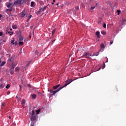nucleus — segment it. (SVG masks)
<instances>
[{"label": "nucleus", "mask_w": 126, "mask_h": 126, "mask_svg": "<svg viewBox=\"0 0 126 126\" xmlns=\"http://www.w3.org/2000/svg\"><path fill=\"white\" fill-rule=\"evenodd\" d=\"M72 81H73V80H72V79L66 80L65 81V85L63 87H61L60 88H62V89H63V88H64V87H65V86H67V85H68V84H70V83H71V82H72Z\"/></svg>", "instance_id": "nucleus-1"}, {"label": "nucleus", "mask_w": 126, "mask_h": 126, "mask_svg": "<svg viewBox=\"0 0 126 126\" xmlns=\"http://www.w3.org/2000/svg\"><path fill=\"white\" fill-rule=\"evenodd\" d=\"M12 62H13V59L12 58V57H11L10 59H8L7 61V63H9V64H12V65H16V64H17V63H15V64L13 63H12Z\"/></svg>", "instance_id": "nucleus-2"}, {"label": "nucleus", "mask_w": 126, "mask_h": 126, "mask_svg": "<svg viewBox=\"0 0 126 126\" xmlns=\"http://www.w3.org/2000/svg\"><path fill=\"white\" fill-rule=\"evenodd\" d=\"M61 89H63V88H59L58 90L54 91L53 90H51L50 91V93H53L52 94L53 96H55V94H56V93H57V92H59V91H60Z\"/></svg>", "instance_id": "nucleus-3"}, {"label": "nucleus", "mask_w": 126, "mask_h": 126, "mask_svg": "<svg viewBox=\"0 0 126 126\" xmlns=\"http://www.w3.org/2000/svg\"><path fill=\"white\" fill-rule=\"evenodd\" d=\"M31 121L34 123H36V122H37V116L32 115L31 118Z\"/></svg>", "instance_id": "nucleus-4"}, {"label": "nucleus", "mask_w": 126, "mask_h": 126, "mask_svg": "<svg viewBox=\"0 0 126 126\" xmlns=\"http://www.w3.org/2000/svg\"><path fill=\"white\" fill-rule=\"evenodd\" d=\"M83 57H86L87 59H88L90 57H92V55H91V54L89 53H85L84 54V55L83 56Z\"/></svg>", "instance_id": "nucleus-5"}, {"label": "nucleus", "mask_w": 126, "mask_h": 126, "mask_svg": "<svg viewBox=\"0 0 126 126\" xmlns=\"http://www.w3.org/2000/svg\"><path fill=\"white\" fill-rule=\"evenodd\" d=\"M14 5H21V4L20 3V0H17L15 1L14 2Z\"/></svg>", "instance_id": "nucleus-6"}, {"label": "nucleus", "mask_w": 126, "mask_h": 126, "mask_svg": "<svg viewBox=\"0 0 126 126\" xmlns=\"http://www.w3.org/2000/svg\"><path fill=\"white\" fill-rule=\"evenodd\" d=\"M12 5V6H14V4H13L12 3H9L8 5H6V6L8 8H9V7H11Z\"/></svg>", "instance_id": "nucleus-7"}, {"label": "nucleus", "mask_w": 126, "mask_h": 126, "mask_svg": "<svg viewBox=\"0 0 126 126\" xmlns=\"http://www.w3.org/2000/svg\"><path fill=\"white\" fill-rule=\"evenodd\" d=\"M95 35L97 36V38H100V32H96Z\"/></svg>", "instance_id": "nucleus-8"}, {"label": "nucleus", "mask_w": 126, "mask_h": 126, "mask_svg": "<svg viewBox=\"0 0 126 126\" xmlns=\"http://www.w3.org/2000/svg\"><path fill=\"white\" fill-rule=\"evenodd\" d=\"M59 87H60V84H58V85H56V86H54V87H53V88L54 89H58V88H59Z\"/></svg>", "instance_id": "nucleus-9"}, {"label": "nucleus", "mask_w": 126, "mask_h": 126, "mask_svg": "<svg viewBox=\"0 0 126 126\" xmlns=\"http://www.w3.org/2000/svg\"><path fill=\"white\" fill-rule=\"evenodd\" d=\"M21 104H22V105L23 106V107H24V105H25V100L23 99L22 101Z\"/></svg>", "instance_id": "nucleus-10"}, {"label": "nucleus", "mask_w": 126, "mask_h": 126, "mask_svg": "<svg viewBox=\"0 0 126 126\" xmlns=\"http://www.w3.org/2000/svg\"><path fill=\"white\" fill-rule=\"evenodd\" d=\"M21 17H24L26 15V14H25L24 12H21Z\"/></svg>", "instance_id": "nucleus-11"}, {"label": "nucleus", "mask_w": 126, "mask_h": 126, "mask_svg": "<svg viewBox=\"0 0 126 126\" xmlns=\"http://www.w3.org/2000/svg\"><path fill=\"white\" fill-rule=\"evenodd\" d=\"M6 34H9L10 35V36H11V35H12V34H13V32H6Z\"/></svg>", "instance_id": "nucleus-12"}, {"label": "nucleus", "mask_w": 126, "mask_h": 126, "mask_svg": "<svg viewBox=\"0 0 126 126\" xmlns=\"http://www.w3.org/2000/svg\"><path fill=\"white\" fill-rule=\"evenodd\" d=\"M100 48L101 49H104V48H105V44H104V43H101L100 45Z\"/></svg>", "instance_id": "nucleus-13"}, {"label": "nucleus", "mask_w": 126, "mask_h": 126, "mask_svg": "<svg viewBox=\"0 0 126 126\" xmlns=\"http://www.w3.org/2000/svg\"><path fill=\"white\" fill-rule=\"evenodd\" d=\"M34 4H35V2L32 1L31 3V6L32 7H33L34 6Z\"/></svg>", "instance_id": "nucleus-14"}, {"label": "nucleus", "mask_w": 126, "mask_h": 126, "mask_svg": "<svg viewBox=\"0 0 126 126\" xmlns=\"http://www.w3.org/2000/svg\"><path fill=\"white\" fill-rule=\"evenodd\" d=\"M32 99H35L36 97H37V95H36L35 94H32Z\"/></svg>", "instance_id": "nucleus-15"}, {"label": "nucleus", "mask_w": 126, "mask_h": 126, "mask_svg": "<svg viewBox=\"0 0 126 126\" xmlns=\"http://www.w3.org/2000/svg\"><path fill=\"white\" fill-rule=\"evenodd\" d=\"M42 10V8L40 9L37 12V15H38V14H39L40 13H41V11Z\"/></svg>", "instance_id": "nucleus-16"}, {"label": "nucleus", "mask_w": 126, "mask_h": 126, "mask_svg": "<svg viewBox=\"0 0 126 126\" xmlns=\"http://www.w3.org/2000/svg\"><path fill=\"white\" fill-rule=\"evenodd\" d=\"M101 21H102V18H100L98 19V21L97 23H98V24H101Z\"/></svg>", "instance_id": "nucleus-17"}, {"label": "nucleus", "mask_w": 126, "mask_h": 126, "mask_svg": "<svg viewBox=\"0 0 126 126\" xmlns=\"http://www.w3.org/2000/svg\"><path fill=\"white\" fill-rule=\"evenodd\" d=\"M94 56H96V57L97 56H99V52H97L95 54H93V55H92V57H94Z\"/></svg>", "instance_id": "nucleus-18"}, {"label": "nucleus", "mask_w": 126, "mask_h": 126, "mask_svg": "<svg viewBox=\"0 0 126 126\" xmlns=\"http://www.w3.org/2000/svg\"><path fill=\"white\" fill-rule=\"evenodd\" d=\"M4 64H5V62H3L0 64V66H3V65H4Z\"/></svg>", "instance_id": "nucleus-19"}, {"label": "nucleus", "mask_w": 126, "mask_h": 126, "mask_svg": "<svg viewBox=\"0 0 126 126\" xmlns=\"http://www.w3.org/2000/svg\"><path fill=\"white\" fill-rule=\"evenodd\" d=\"M2 88H4V85H3L2 84H1L0 85V89H2Z\"/></svg>", "instance_id": "nucleus-20"}, {"label": "nucleus", "mask_w": 126, "mask_h": 126, "mask_svg": "<svg viewBox=\"0 0 126 126\" xmlns=\"http://www.w3.org/2000/svg\"><path fill=\"white\" fill-rule=\"evenodd\" d=\"M20 2L21 4H23L25 2V1L24 0H20Z\"/></svg>", "instance_id": "nucleus-21"}, {"label": "nucleus", "mask_w": 126, "mask_h": 126, "mask_svg": "<svg viewBox=\"0 0 126 126\" xmlns=\"http://www.w3.org/2000/svg\"><path fill=\"white\" fill-rule=\"evenodd\" d=\"M40 111H41V109H39L36 110V113L37 114H38L40 113Z\"/></svg>", "instance_id": "nucleus-22"}, {"label": "nucleus", "mask_w": 126, "mask_h": 126, "mask_svg": "<svg viewBox=\"0 0 126 126\" xmlns=\"http://www.w3.org/2000/svg\"><path fill=\"white\" fill-rule=\"evenodd\" d=\"M13 29H17V26L15 25L12 26Z\"/></svg>", "instance_id": "nucleus-23"}, {"label": "nucleus", "mask_w": 126, "mask_h": 126, "mask_svg": "<svg viewBox=\"0 0 126 126\" xmlns=\"http://www.w3.org/2000/svg\"><path fill=\"white\" fill-rule=\"evenodd\" d=\"M24 42L21 41L19 42V46H23Z\"/></svg>", "instance_id": "nucleus-24"}, {"label": "nucleus", "mask_w": 126, "mask_h": 126, "mask_svg": "<svg viewBox=\"0 0 126 126\" xmlns=\"http://www.w3.org/2000/svg\"><path fill=\"white\" fill-rule=\"evenodd\" d=\"M24 38L22 37V36H20L19 38V41H23Z\"/></svg>", "instance_id": "nucleus-25"}, {"label": "nucleus", "mask_w": 126, "mask_h": 126, "mask_svg": "<svg viewBox=\"0 0 126 126\" xmlns=\"http://www.w3.org/2000/svg\"><path fill=\"white\" fill-rule=\"evenodd\" d=\"M10 87V85L7 84V85L5 87V88H6V89H8V88H9Z\"/></svg>", "instance_id": "nucleus-26"}, {"label": "nucleus", "mask_w": 126, "mask_h": 126, "mask_svg": "<svg viewBox=\"0 0 126 126\" xmlns=\"http://www.w3.org/2000/svg\"><path fill=\"white\" fill-rule=\"evenodd\" d=\"M103 28H106L107 27V25H106V24H105V23H104L103 24Z\"/></svg>", "instance_id": "nucleus-27"}, {"label": "nucleus", "mask_w": 126, "mask_h": 126, "mask_svg": "<svg viewBox=\"0 0 126 126\" xmlns=\"http://www.w3.org/2000/svg\"><path fill=\"white\" fill-rule=\"evenodd\" d=\"M117 12L118 13V15H120V13H121V11L120 10H117Z\"/></svg>", "instance_id": "nucleus-28"}, {"label": "nucleus", "mask_w": 126, "mask_h": 126, "mask_svg": "<svg viewBox=\"0 0 126 126\" xmlns=\"http://www.w3.org/2000/svg\"><path fill=\"white\" fill-rule=\"evenodd\" d=\"M101 34H102V35H106V32L102 31Z\"/></svg>", "instance_id": "nucleus-29"}, {"label": "nucleus", "mask_w": 126, "mask_h": 126, "mask_svg": "<svg viewBox=\"0 0 126 126\" xmlns=\"http://www.w3.org/2000/svg\"><path fill=\"white\" fill-rule=\"evenodd\" d=\"M14 39L11 40V44H12V45H14Z\"/></svg>", "instance_id": "nucleus-30"}, {"label": "nucleus", "mask_w": 126, "mask_h": 126, "mask_svg": "<svg viewBox=\"0 0 126 126\" xmlns=\"http://www.w3.org/2000/svg\"><path fill=\"white\" fill-rule=\"evenodd\" d=\"M75 8L76 10H78V9H79V6H75Z\"/></svg>", "instance_id": "nucleus-31"}, {"label": "nucleus", "mask_w": 126, "mask_h": 126, "mask_svg": "<svg viewBox=\"0 0 126 126\" xmlns=\"http://www.w3.org/2000/svg\"><path fill=\"white\" fill-rule=\"evenodd\" d=\"M13 7V6H12L11 9H7V10H8V11H10V12L12 11Z\"/></svg>", "instance_id": "nucleus-32"}, {"label": "nucleus", "mask_w": 126, "mask_h": 126, "mask_svg": "<svg viewBox=\"0 0 126 126\" xmlns=\"http://www.w3.org/2000/svg\"><path fill=\"white\" fill-rule=\"evenodd\" d=\"M34 114H35V111H34V110H32V116H34Z\"/></svg>", "instance_id": "nucleus-33"}, {"label": "nucleus", "mask_w": 126, "mask_h": 126, "mask_svg": "<svg viewBox=\"0 0 126 126\" xmlns=\"http://www.w3.org/2000/svg\"><path fill=\"white\" fill-rule=\"evenodd\" d=\"M55 32H56V30L55 29H54L52 31V35H53V34H55Z\"/></svg>", "instance_id": "nucleus-34"}, {"label": "nucleus", "mask_w": 126, "mask_h": 126, "mask_svg": "<svg viewBox=\"0 0 126 126\" xmlns=\"http://www.w3.org/2000/svg\"><path fill=\"white\" fill-rule=\"evenodd\" d=\"M13 66L11 67V69H10V70H12V69H14V66L15 65H12Z\"/></svg>", "instance_id": "nucleus-35"}, {"label": "nucleus", "mask_w": 126, "mask_h": 126, "mask_svg": "<svg viewBox=\"0 0 126 126\" xmlns=\"http://www.w3.org/2000/svg\"><path fill=\"white\" fill-rule=\"evenodd\" d=\"M34 122H32L31 124V126H34Z\"/></svg>", "instance_id": "nucleus-36"}, {"label": "nucleus", "mask_w": 126, "mask_h": 126, "mask_svg": "<svg viewBox=\"0 0 126 126\" xmlns=\"http://www.w3.org/2000/svg\"><path fill=\"white\" fill-rule=\"evenodd\" d=\"M46 8H47V6H45L44 7H43L42 9V11H44V10H46Z\"/></svg>", "instance_id": "nucleus-37"}, {"label": "nucleus", "mask_w": 126, "mask_h": 126, "mask_svg": "<svg viewBox=\"0 0 126 126\" xmlns=\"http://www.w3.org/2000/svg\"><path fill=\"white\" fill-rule=\"evenodd\" d=\"M16 71H18V70H19V67H16L15 68Z\"/></svg>", "instance_id": "nucleus-38"}, {"label": "nucleus", "mask_w": 126, "mask_h": 126, "mask_svg": "<svg viewBox=\"0 0 126 126\" xmlns=\"http://www.w3.org/2000/svg\"><path fill=\"white\" fill-rule=\"evenodd\" d=\"M31 17H32V15H30V16H29V19H28V20H29L30 19H31Z\"/></svg>", "instance_id": "nucleus-39"}, {"label": "nucleus", "mask_w": 126, "mask_h": 126, "mask_svg": "<svg viewBox=\"0 0 126 126\" xmlns=\"http://www.w3.org/2000/svg\"><path fill=\"white\" fill-rule=\"evenodd\" d=\"M9 94H10V91H8L7 92V95H9Z\"/></svg>", "instance_id": "nucleus-40"}, {"label": "nucleus", "mask_w": 126, "mask_h": 126, "mask_svg": "<svg viewBox=\"0 0 126 126\" xmlns=\"http://www.w3.org/2000/svg\"><path fill=\"white\" fill-rule=\"evenodd\" d=\"M16 98H17V99H18V100H20V97H19V96H16Z\"/></svg>", "instance_id": "nucleus-41"}, {"label": "nucleus", "mask_w": 126, "mask_h": 126, "mask_svg": "<svg viewBox=\"0 0 126 126\" xmlns=\"http://www.w3.org/2000/svg\"><path fill=\"white\" fill-rule=\"evenodd\" d=\"M94 8H95V7H91V9H92V10H93V9H94Z\"/></svg>", "instance_id": "nucleus-42"}, {"label": "nucleus", "mask_w": 126, "mask_h": 126, "mask_svg": "<svg viewBox=\"0 0 126 126\" xmlns=\"http://www.w3.org/2000/svg\"><path fill=\"white\" fill-rule=\"evenodd\" d=\"M121 20H123L122 22H125V21H126V20H124L123 18H122Z\"/></svg>", "instance_id": "nucleus-43"}, {"label": "nucleus", "mask_w": 126, "mask_h": 126, "mask_svg": "<svg viewBox=\"0 0 126 126\" xmlns=\"http://www.w3.org/2000/svg\"><path fill=\"white\" fill-rule=\"evenodd\" d=\"M0 36H2V32H0Z\"/></svg>", "instance_id": "nucleus-44"}, {"label": "nucleus", "mask_w": 126, "mask_h": 126, "mask_svg": "<svg viewBox=\"0 0 126 126\" xmlns=\"http://www.w3.org/2000/svg\"><path fill=\"white\" fill-rule=\"evenodd\" d=\"M113 41H110V45H112V44H113Z\"/></svg>", "instance_id": "nucleus-45"}, {"label": "nucleus", "mask_w": 126, "mask_h": 126, "mask_svg": "<svg viewBox=\"0 0 126 126\" xmlns=\"http://www.w3.org/2000/svg\"><path fill=\"white\" fill-rule=\"evenodd\" d=\"M55 41H56V40H53L52 41V44H53V43H55Z\"/></svg>", "instance_id": "nucleus-46"}, {"label": "nucleus", "mask_w": 126, "mask_h": 126, "mask_svg": "<svg viewBox=\"0 0 126 126\" xmlns=\"http://www.w3.org/2000/svg\"><path fill=\"white\" fill-rule=\"evenodd\" d=\"M11 73H13V71H12V70H11Z\"/></svg>", "instance_id": "nucleus-47"}, {"label": "nucleus", "mask_w": 126, "mask_h": 126, "mask_svg": "<svg viewBox=\"0 0 126 126\" xmlns=\"http://www.w3.org/2000/svg\"><path fill=\"white\" fill-rule=\"evenodd\" d=\"M1 14H0V18H1Z\"/></svg>", "instance_id": "nucleus-48"}, {"label": "nucleus", "mask_w": 126, "mask_h": 126, "mask_svg": "<svg viewBox=\"0 0 126 126\" xmlns=\"http://www.w3.org/2000/svg\"><path fill=\"white\" fill-rule=\"evenodd\" d=\"M53 2H56V0H53Z\"/></svg>", "instance_id": "nucleus-49"}, {"label": "nucleus", "mask_w": 126, "mask_h": 126, "mask_svg": "<svg viewBox=\"0 0 126 126\" xmlns=\"http://www.w3.org/2000/svg\"><path fill=\"white\" fill-rule=\"evenodd\" d=\"M20 90H21V85H20Z\"/></svg>", "instance_id": "nucleus-50"}, {"label": "nucleus", "mask_w": 126, "mask_h": 126, "mask_svg": "<svg viewBox=\"0 0 126 126\" xmlns=\"http://www.w3.org/2000/svg\"><path fill=\"white\" fill-rule=\"evenodd\" d=\"M7 11H8V10H7V9H6V10H5V12H7Z\"/></svg>", "instance_id": "nucleus-51"}, {"label": "nucleus", "mask_w": 126, "mask_h": 126, "mask_svg": "<svg viewBox=\"0 0 126 126\" xmlns=\"http://www.w3.org/2000/svg\"><path fill=\"white\" fill-rule=\"evenodd\" d=\"M10 31H12V29H10Z\"/></svg>", "instance_id": "nucleus-52"}, {"label": "nucleus", "mask_w": 126, "mask_h": 126, "mask_svg": "<svg viewBox=\"0 0 126 126\" xmlns=\"http://www.w3.org/2000/svg\"><path fill=\"white\" fill-rule=\"evenodd\" d=\"M15 45H17V43L15 42Z\"/></svg>", "instance_id": "nucleus-53"}, {"label": "nucleus", "mask_w": 126, "mask_h": 126, "mask_svg": "<svg viewBox=\"0 0 126 126\" xmlns=\"http://www.w3.org/2000/svg\"><path fill=\"white\" fill-rule=\"evenodd\" d=\"M9 118L11 119V117L9 116Z\"/></svg>", "instance_id": "nucleus-54"}, {"label": "nucleus", "mask_w": 126, "mask_h": 126, "mask_svg": "<svg viewBox=\"0 0 126 126\" xmlns=\"http://www.w3.org/2000/svg\"><path fill=\"white\" fill-rule=\"evenodd\" d=\"M56 5H59V3H57V4H56Z\"/></svg>", "instance_id": "nucleus-55"}, {"label": "nucleus", "mask_w": 126, "mask_h": 126, "mask_svg": "<svg viewBox=\"0 0 126 126\" xmlns=\"http://www.w3.org/2000/svg\"><path fill=\"white\" fill-rule=\"evenodd\" d=\"M52 4H54V2H52Z\"/></svg>", "instance_id": "nucleus-56"}, {"label": "nucleus", "mask_w": 126, "mask_h": 126, "mask_svg": "<svg viewBox=\"0 0 126 126\" xmlns=\"http://www.w3.org/2000/svg\"><path fill=\"white\" fill-rule=\"evenodd\" d=\"M1 63V61H0V63Z\"/></svg>", "instance_id": "nucleus-57"}, {"label": "nucleus", "mask_w": 126, "mask_h": 126, "mask_svg": "<svg viewBox=\"0 0 126 126\" xmlns=\"http://www.w3.org/2000/svg\"><path fill=\"white\" fill-rule=\"evenodd\" d=\"M106 58L107 59H108V58L106 57Z\"/></svg>", "instance_id": "nucleus-58"}, {"label": "nucleus", "mask_w": 126, "mask_h": 126, "mask_svg": "<svg viewBox=\"0 0 126 126\" xmlns=\"http://www.w3.org/2000/svg\"><path fill=\"white\" fill-rule=\"evenodd\" d=\"M30 37H31V35H30Z\"/></svg>", "instance_id": "nucleus-59"}]
</instances>
